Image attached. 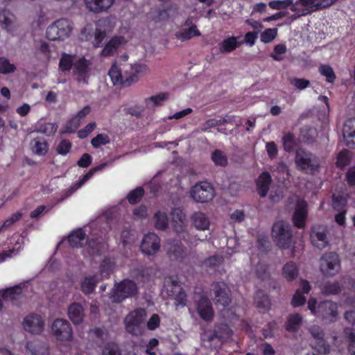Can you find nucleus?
I'll list each match as a JSON object with an SVG mask.
<instances>
[{
	"mask_svg": "<svg viewBox=\"0 0 355 355\" xmlns=\"http://www.w3.org/2000/svg\"><path fill=\"white\" fill-rule=\"evenodd\" d=\"M147 71L144 64L114 63L108 72L114 85L128 87L138 81L139 76Z\"/></svg>",
	"mask_w": 355,
	"mask_h": 355,
	"instance_id": "nucleus-1",
	"label": "nucleus"
},
{
	"mask_svg": "<svg viewBox=\"0 0 355 355\" xmlns=\"http://www.w3.org/2000/svg\"><path fill=\"white\" fill-rule=\"evenodd\" d=\"M308 309L311 313L327 323L336 322L339 319L338 306L337 303L325 300L317 305V300L315 298H310L308 301Z\"/></svg>",
	"mask_w": 355,
	"mask_h": 355,
	"instance_id": "nucleus-2",
	"label": "nucleus"
},
{
	"mask_svg": "<svg viewBox=\"0 0 355 355\" xmlns=\"http://www.w3.org/2000/svg\"><path fill=\"white\" fill-rule=\"evenodd\" d=\"M137 292L138 286L134 281L123 279L114 284L107 295V303H121L127 298L135 296Z\"/></svg>",
	"mask_w": 355,
	"mask_h": 355,
	"instance_id": "nucleus-3",
	"label": "nucleus"
},
{
	"mask_svg": "<svg viewBox=\"0 0 355 355\" xmlns=\"http://www.w3.org/2000/svg\"><path fill=\"white\" fill-rule=\"evenodd\" d=\"M173 228L178 236L187 243L193 244L196 241V236H191L188 230L187 217L183 211L179 208H175L171 211Z\"/></svg>",
	"mask_w": 355,
	"mask_h": 355,
	"instance_id": "nucleus-4",
	"label": "nucleus"
},
{
	"mask_svg": "<svg viewBox=\"0 0 355 355\" xmlns=\"http://www.w3.org/2000/svg\"><path fill=\"white\" fill-rule=\"evenodd\" d=\"M272 237L279 248H288L292 239L290 225L283 220L276 222L272 228Z\"/></svg>",
	"mask_w": 355,
	"mask_h": 355,
	"instance_id": "nucleus-5",
	"label": "nucleus"
},
{
	"mask_svg": "<svg viewBox=\"0 0 355 355\" xmlns=\"http://www.w3.org/2000/svg\"><path fill=\"white\" fill-rule=\"evenodd\" d=\"M72 28L69 20L60 19L47 28L46 36L51 40H64L70 35Z\"/></svg>",
	"mask_w": 355,
	"mask_h": 355,
	"instance_id": "nucleus-6",
	"label": "nucleus"
},
{
	"mask_svg": "<svg viewBox=\"0 0 355 355\" xmlns=\"http://www.w3.org/2000/svg\"><path fill=\"white\" fill-rule=\"evenodd\" d=\"M146 318V311L143 309H138L130 312L124 319L126 331L133 336L141 334V324Z\"/></svg>",
	"mask_w": 355,
	"mask_h": 355,
	"instance_id": "nucleus-7",
	"label": "nucleus"
},
{
	"mask_svg": "<svg viewBox=\"0 0 355 355\" xmlns=\"http://www.w3.org/2000/svg\"><path fill=\"white\" fill-rule=\"evenodd\" d=\"M51 334L57 340L70 341L73 338V329L68 320L58 318L51 325Z\"/></svg>",
	"mask_w": 355,
	"mask_h": 355,
	"instance_id": "nucleus-8",
	"label": "nucleus"
},
{
	"mask_svg": "<svg viewBox=\"0 0 355 355\" xmlns=\"http://www.w3.org/2000/svg\"><path fill=\"white\" fill-rule=\"evenodd\" d=\"M164 288L168 296L174 298L177 307L185 306L187 295L178 281L166 277L164 279Z\"/></svg>",
	"mask_w": 355,
	"mask_h": 355,
	"instance_id": "nucleus-9",
	"label": "nucleus"
},
{
	"mask_svg": "<svg viewBox=\"0 0 355 355\" xmlns=\"http://www.w3.org/2000/svg\"><path fill=\"white\" fill-rule=\"evenodd\" d=\"M191 197L198 202H207L211 201L214 196L215 191L211 184L201 182L194 185L191 190Z\"/></svg>",
	"mask_w": 355,
	"mask_h": 355,
	"instance_id": "nucleus-10",
	"label": "nucleus"
},
{
	"mask_svg": "<svg viewBox=\"0 0 355 355\" xmlns=\"http://www.w3.org/2000/svg\"><path fill=\"white\" fill-rule=\"evenodd\" d=\"M295 163L298 168L306 173H313L320 165L316 157L302 149L296 152Z\"/></svg>",
	"mask_w": 355,
	"mask_h": 355,
	"instance_id": "nucleus-11",
	"label": "nucleus"
},
{
	"mask_svg": "<svg viewBox=\"0 0 355 355\" xmlns=\"http://www.w3.org/2000/svg\"><path fill=\"white\" fill-rule=\"evenodd\" d=\"M340 269V259L335 252L325 253L320 259V270L327 276H333Z\"/></svg>",
	"mask_w": 355,
	"mask_h": 355,
	"instance_id": "nucleus-12",
	"label": "nucleus"
},
{
	"mask_svg": "<svg viewBox=\"0 0 355 355\" xmlns=\"http://www.w3.org/2000/svg\"><path fill=\"white\" fill-rule=\"evenodd\" d=\"M196 310L205 321H210L214 317V309L211 301L205 295H196L195 296Z\"/></svg>",
	"mask_w": 355,
	"mask_h": 355,
	"instance_id": "nucleus-13",
	"label": "nucleus"
},
{
	"mask_svg": "<svg viewBox=\"0 0 355 355\" xmlns=\"http://www.w3.org/2000/svg\"><path fill=\"white\" fill-rule=\"evenodd\" d=\"M290 200V203H293L295 209L293 215V223L298 228H303L307 215L306 202L297 196L292 197Z\"/></svg>",
	"mask_w": 355,
	"mask_h": 355,
	"instance_id": "nucleus-14",
	"label": "nucleus"
},
{
	"mask_svg": "<svg viewBox=\"0 0 355 355\" xmlns=\"http://www.w3.org/2000/svg\"><path fill=\"white\" fill-rule=\"evenodd\" d=\"M309 331L315 340L313 347L319 353L329 354L330 346L324 339V334L322 328L317 325H313L309 329Z\"/></svg>",
	"mask_w": 355,
	"mask_h": 355,
	"instance_id": "nucleus-15",
	"label": "nucleus"
},
{
	"mask_svg": "<svg viewBox=\"0 0 355 355\" xmlns=\"http://www.w3.org/2000/svg\"><path fill=\"white\" fill-rule=\"evenodd\" d=\"M160 249V240L154 233H148L144 235L141 243V251L148 255H153Z\"/></svg>",
	"mask_w": 355,
	"mask_h": 355,
	"instance_id": "nucleus-16",
	"label": "nucleus"
},
{
	"mask_svg": "<svg viewBox=\"0 0 355 355\" xmlns=\"http://www.w3.org/2000/svg\"><path fill=\"white\" fill-rule=\"evenodd\" d=\"M89 63L85 58H79L73 63V75L78 83L87 84L89 77Z\"/></svg>",
	"mask_w": 355,
	"mask_h": 355,
	"instance_id": "nucleus-17",
	"label": "nucleus"
},
{
	"mask_svg": "<svg viewBox=\"0 0 355 355\" xmlns=\"http://www.w3.org/2000/svg\"><path fill=\"white\" fill-rule=\"evenodd\" d=\"M211 291L214 293L216 303L225 306L231 302L230 291L227 286L223 282L213 284Z\"/></svg>",
	"mask_w": 355,
	"mask_h": 355,
	"instance_id": "nucleus-18",
	"label": "nucleus"
},
{
	"mask_svg": "<svg viewBox=\"0 0 355 355\" xmlns=\"http://www.w3.org/2000/svg\"><path fill=\"white\" fill-rule=\"evenodd\" d=\"M26 331L33 334H39L44 330V322L41 316L32 314L26 316L23 322Z\"/></svg>",
	"mask_w": 355,
	"mask_h": 355,
	"instance_id": "nucleus-19",
	"label": "nucleus"
},
{
	"mask_svg": "<svg viewBox=\"0 0 355 355\" xmlns=\"http://www.w3.org/2000/svg\"><path fill=\"white\" fill-rule=\"evenodd\" d=\"M311 243L315 247L322 249L329 244L326 228L322 226H314L311 233Z\"/></svg>",
	"mask_w": 355,
	"mask_h": 355,
	"instance_id": "nucleus-20",
	"label": "nucleus"
},
{
	"mask_svg": "<svg viewBox=\"0 0 355 355\" xmlns=\"http://www.w3.org/2000/svg\"><path fill=\"white\" fill-rule=\"evenodd\" d=\"M26 355H50L49 345L39 340L29 341L26 345Z\"/></svg>",
	"mask_w": 355,
	"mask_h": 355,
	"instance_id": "nucleus-21",
	"label": "nucleus"
},
{
	"mask_svg": "<svg viewBox=\"0 0 355 355\" xmlns=\"http://www.w3.org/2000/svg\"><path fill=\"white\" fill-rule=\"evenodd\" d=\"M343 136L345 144L351 148H355V119L346 121L343 128Z\"/></svg>",
	"mask_w": 355,
	"mask_h": 355,
	"instance_id": "nucleus-22",
	"label": "nucleus"
},
{
	"mask_svg": "<svg viewBox=\"0 0 355 355\" xmlns=\"http://www.w3.org/2000/svg\"><path fill=\"white\" fill-rule=\"evenodd\" d=\"M67 315L73 324H80L83 322L85 318L84 308L80 304L73 302L69 305Z\"/></svg>",
	"mask_w": 355,
	"mask_h": 355,
	"instance_id": "nucleus-23",
	"label": "nucleus"
},
{
	"mask_svg": "<svg viewBox=\"0 0 355 355\" xmlns=\"http://www.w3.org/2000/svg\"><path fill=\"white\" fill-rule=\"evenodd\" d=\"M115 0H85V6L92 12L98 13L106 11Z\"/></svg>",
	"mask_w": 355,
	"mask_h": 355,
	"instance_id": "nucleus-24",
	"label": "nucleus"
},
{
	"mask_svg": "<svg viewBox=\"0 0 355 355\" xmlns=\"http://www.w3.org/2000/svg\"><path fill=\"white\" fill-rule=\"evenodd\" d=\"M16 17L9 10H3L0 12V26L10 33L14 31Z\"/></svg>",
	"mask_w": 355,
	"mask_h": 355,
	"instance_id": "nucleus-25",
	"label": "nucleus"
},
{
	"mask_svg": "<svg viewBox=\"0 0 355 355\" xmlns=\"http://www.w3.org/2000/svg\"><path fill=\"white\" fill-rule=\"evenodd\" d=\"M168 254L171 260L182 261L186 257V249L178 243H169Z\"/></svg>",
	"mask_w": 355,
	"mask_h": 355,
	"instance_id": "nucleus-26",
	"label": "nucleus"
},
{
	"mask_svg": "<svg viewBox=\"0 0 355 355\" xmlns=\"http://www.w3.org/2000/svg\"><path fill=\"white\" fill-rule=\"evenodd\" d=\"M125 43V40L122 36L112 37L105 45L101 51L102 56L112 55L116 49L122 44Z\"/></svg>",
	"mask_w": 355,
	"mask_h": 355,
	"instance_id": "nucleus-27",
	"label": "nucleus"
},
{
	"mask_svg": "<svg viewBox=\"0 0 355 355\" xmlns=\"http://www.w3.org/2000/svg\"><path fill=\"white\" fill-rule=\"evenodd\" d=\"M240 46L238 42V37L235 36L229 37L218 44V51L220 53H227L235 50Z\"/></svg>",
	"mask_w": 355,
	"mask_h": 355,
	"instance_id": "nucleus-28",
	"label": "nucleus"
},
{
	"mask_svg": "<svg viewBox=\"0 0 355 355\" xmlns=\"http://www.w3.org/2000/svg\"><path fill=\"white\" fill-rule=\"evenodd\" d=\"M270 182L271 177L268 172H263L259 176L257 180V186L259 194L261 197L266 196Z\"/></svg>",
	"mask_w": 355,
	"mask_h": 355,
	"instance_id": "nucleus-29",
	"label": "nucleus"
},
{
	"mask_svg": "<svg viewBox=\"0 0 355 355\" xmlns=\"http://www.w3.org/2000/svg\"><path fill=\"white\" fill-rule=\"evenodd\" d=\"M90 112V107L86 106L78 112L76 116L71 119L68 125L67 126V132H74L80 124V121L83 119Z\"/></svg>",
	"mask_w": 355,
	"mask_h": 355,
	"instance_id": "nucleus-30",
	"label": "nucleus"
},
{
	"mask_svg": "<svg viewBox=\"0 0 355 355\" xmlns=\"http://www.w3.org/2000/svg\"><path fill=\"white\" fill-rule=\"evenodd\" d=\"M234 117V116H225L219 119H209L202 125L201 130L202 132H207L210 128L223 125L227 123H232Z\"/></svg>",
	"mask_w": 355,
	"mask_h": 355,
	"instance_id": "nucleus-31",
	"label": "nucleus"
},
{
	"mask_svg": "<svg viewBox=\"0 0 355 355\" xmlns=\"http://www.w3.org/2000/svg\"><path fill=\"white\" fill-rule=\"evenodd\" d=\"M294 4L299 6L306 15L319 10L318 0H297Z\"/></svg>",
	"mask_w": 355,
	"mask_h": 355,
	"instance_id": "nucleus-32",
	"label": "nucleus"
},
{
	"mask_svg": "<svg viewBox=\"0 0 355 355\" xmlns=\"http://www.w3.org/2000/svg\"><path fill=\"white\" fill-rule=\"evenodd\" d=\"M193 226L199 230L205 231L209 227V220L205 214L201 211L195 212L191 216Z\"/></svg>",
	"mask_w": 355,
	"mask_h": 355,
	"instance_id": "nucleus-33",
	"label": "nucleus"
},
{
	"mask_svg": "<svg viewBox=\"0 0 355 355\" xmlns=\"http://www.w3.org/2000/svg\"><path fill=\"white\" fill-rule=\"evenodd\" d=\"M303 317L300 313L291 314L287 318L286 329L289 332H296L300 328Z\"/></svg>",
	"mask_w": 355,
	"mask_h": 355,
	"instance_id": "nucleus-34",
	"label": "nucleus"
},
{
	"mask_svg": "<svg viewBox=\"0 0 355 355\" xmlns=\"http://www.w3.org/2000/svg\"><path fill=\"white\" fill-rule=\"evenodd\" d=\"M114 267V263L110 259H105L100 265L98 273L96 275L100 281L107 279L113 271Z\"/></svg>",
	"mask_w": 355,
	"mask_h": 355,
	"instance_id": "nucleus-35",
	"label": "nucleus"
},
{
	"mask_svg": "<svg viewBox=\"0 0 355 355\" xmlns=\"http://www.w3.org/2000/svg\"><path fill=\"white\" fill-rule=\"evenodd\" d=\"M200 35V32L196 25H192L189 28H184L175 34L176 38L181 41L189 40L193 37Z\"/></svg>",
	"mask_w": 355,
	"mask_h": 355,
	"instance_id": "nucleus-36",
	"label": "nucleus"
},
{
	"mask_svg": "<svg viewBox=\"0 0 355 355\" xmlns=\"http://www.w3.org/2000/svg\"><path fill=\"white\" fill-rule=\"evenodd\" d=\"M98 281L100 280L97 275L85 277L81 282L82 291L86 295L92 293L94 291Z\"/></svg>",
	"mask_w": 355,
	"mask_h": 355,
	"instance_id": "nucleus-37",
	"label": "nucleus"
},
{
	"mask_svg": "<svg viewBox=\"0 0 355 355\" xmlns=\"http://www.w3.org/2000/svg\"><path fill=\"white\" fill-rule=\"evenodd\" d=\"M154 225L157 230H166L168 226V218L165 211H158L153 216Z\"/></svg>",
	"mask_w": 355,
	"mask_h": 355,
	"instance_id": "nucleus-38",
	"label": "nucleus"
},
{
	"mask_svg": "<svg viewBox=\"0 0 355 355\" xmlns=\"http://www.w3.org/2000/svg\"><path fill=\"white\" fill-rule=\"evenodd\" d=\"M105 164H102L98 166L92 168L78 182L74 184L71 188V193L74 192L80 187H81L96 171H101L104 168Z\"/></svg>",
	"mask_w": 355,
	"mask_h": 355,
	"instance_id": "nucleus-39",
	"label": "nucleus"
},
{
	"mask_svg": "<svg viewBox=\"0 0 355 355\" xmlns=\"http://www.w3.org/2000/svg\"><path fill=\"white\" fill-rule=\"evenodd\" d=\"M85 241V234L82 230H78L69 236V243L73 248L83 246Z\"/></svg>",
	"mask_w": 355,
	"mask_h": 355,
	"instance_id": "nucleus-40",
	"label": "nucleus"
},
{
	"mask_svg": "<svg viewBox=\"0 0 355 355\" xmlns=\"http://www.w3.org/2000/svg\"><path fill=\"white\" fill-rule=\"evenodd\" d=\"M33 152L37 155H44L48 150V145L42 138L33 139L31 142Z\"/></svg>",
	"mask_w": 355,
	"mask_h": 355,
	"instance_id": "nucleus-41",
	"label": "nucleus"
},
{
	"mask_svg": "<svg viewBox=\"0 0 355 355\" xmlns=\"http://www.w3.org/2000/svg\"><path fill=\"white\" fill-rule=\"evenodd\" d=\"M255 304L259 311L265 312L270 308V302L267 295L261 292H257L255 296Z\"/></svg>",
	"mask_w": 355,
	"mask_h": 355,
	"instance_id": "nucleus-42",
	"label": "nucleus"
},
{
	"mask_svg": "<svg viewBox=\"0 0 355 355\" xmlns=\"http://www.w3.org/2000/svg\"><path fill=\"white\" fill-rule=\"evenodd\" d=\"M168 95L166 93H160L155 96H152L145 100L148 107L162 105V103L168 99Z\"/></svg>",
	"mask_w": 355,
	"mask_h": 355,
	"instance_id": "nucleus-43",
	"label": "nucleus"
},
{
	"mask_svg": "<svg viewBox=\"0 0 355 355\" xmlns=\"http://www.w3.org/2000/svg\"><path fill=\"white\" fill-rule=\"evenodd\" d=\"M282 274L288 281L294 279L298 275V269L293 262L287 263L283 268Z\"/></svg>",
	"mask_w": 355,
	"mask_h": 355,
	"instance_id": "nucleus-44",
	"label": "nucleus"
},
{
	"mask_svg": "<svg viewBox=\"0 0 355 355\" xmlns=\"http://www.w3.org/2000/svg\"><path fill=\"white\" fill-rule=\"evenodd\" d=\"M21 294V288L19 286H16L5 290L2 293V297L5 300L13 301L18 299Z\"/></svg>",
	"mask_w": 355,
	"mask_h": 355,
	"instance_id": "nucleus-45",
	"label": "nucleus"
},
{
	"mask_svg": "<svg viewBox=\"0 0 355 355\" xmlns=\"http://www.w3.org/2000/svg\"><path fill=\"white\" fill-rule=\"evenodd\" d=\"M211 159L216 166H225L227 164V155L220 150H214L211 153Z\"/></svg>",
	"mask_w": 355,
	"mask_h": 355,
	"instance_id": "nucleus-46",
	"label": "nucleus"
},
{
	"mask_svg": "<svg viewBox=\"0 0 355 355\" xmlns=\"http://www.w3.org/2000/svg\"><path fill=\"white\" fill-rule=\"evenodd\" d=\"M76 61L73 56L64 53L60 58L59 67L62 71H69L70 69H73V63Z\"/></svg>",
	"mask_w": 355,
	"mask_h": 355,
	"instance_id": "nucleus-47",
	"label": "nucleus"
},
{
	"mask_svg": "<svg viewBox=\"0 0 355 355\" xmlns=\"http://www.w3.org/2000/svg\"><path fill=\"white\" fill-rule=\"evenodd\" d=\"M282 143L284 148L286 151H292L296 145L294 135L291 132L285 134L282 138Z\"/></svg>",
	"mask_w": 355,
	"mask_h": 355,
	"instance_id": "nucleus-48",
	"label": "nucleus"
},
{
	"mask_svg": "<svg viewBox=\"0 0 355 355\" xmlns=\"http://www.w3.org/2000/svg\"><path fill=\"white\" fill-rule=\"evenodd\" d=\"M293 0H274L269 2L268 6L274 10H283L292 7Z\"/></svg>",
	"mask_w": 355,
	"mask_h": 355,
	"instance_id": "nucleus-49",
	"label": "nucleus"
},
{
	"mask_svg": "<svg viewBox=\"0 0 355 355\" xmlns=\"http://www.w3.org/2000/svg\"><path fill=\"white\" fill-rule=\"evenodd\" d=\"M344 334L349 342V352L351 354L355 355V330L352 328H345Z\"/></svg>",
	"mask_w": 355,
	"mask_h": 355,
	"instance_id": "nucleus-50",
	"label": "nucleus"
},
{
	"mask_svg": "<svg viewBox=\"0 0 355 355\" xmlns=\"http://www.w3.org/2000/svg\"><path fill=\"white\" fill-rule=\"evenodd\" d=\"M223 261V258L218 255L209 257L204 260L202 266L207 269L214 268L219 266Z\"/></svg>",
	"mask_w": 355,
	"mask_h": 355,
	"instance_id": "nucleus-51",
	"label": "nucleus"
},
{
	"mask_svg": "<svg viewBox=\"0 0 355 355\" xmlns=\"http://www.w3.org/2000/svg\"><path fill=\"white\" fill-rule=\"evenodd\" d=\"M15 70L14 64H11L7 58L0 57V73L7 74L14 72Z\"/></svg>",
	"mask_w": 355,
	"mask_h": 355,
	"instance_id": "nucleus-52",
	"label": "nucleus"
},
{
	"mask_svg": "<svg viewBox=\"0 0 355 355\" xmlns=\"http://www.w3.org/2000/svg\"><path fill=\"white\" fill-rule=\"evenodd\" d=\"M144 193V191L142 187H137L129 193L127 198L130 203L136 204L140 200Z\"/></svg>",
	"mask_w": 355,
	"mask_h": 355,
	"instance_id": "nucleus-53",
	"label": "nucleus"
},
{
	"mask_svg": "<svg viewBox=\"0 0 355 355\" xmlns=\"http://www.w3.org/2000/svg\"><path fill=\"white\" fill-rule=\"evenodd\" d=\"M351 160L350 153L347 150L339 153L337 157L336 165L339 167H344L349 164Z\"/></svg>",
	"mask_w": 355,
	"mask_h": 355,
	"instance_id": "nucleus-54",
	"label": "nucleus"
},
{
	"mask_svg": "<svg viewBox=\"0 0 355 355\" xmlns=\"http://www.w3.org/2000/svg\"><path fill=\"white\" fill-rule=\"evenodd\" d=\"M277 35V28H267L261 35V41L263 43L271 42Z\"/></svg>",
	"mask_w": 355,
	"mask_h": 355,
	"instance_id": "nucleus-55",
	"label": "nucleus"
},
{
	"mask_svg": "<svg viewBox=\"0 0 355 355\" xmlns=\"http://www.w3.org/2000/svg\"><path fill=\"white\" fill-rule=\"evenodd\" d=\"M110 143V138L107 135L105 134H98L97 136L94 137L91 144L95 148L100 147L102 145H105Z\"/></svg>",
	"mask_w": 355,
	"mask_h": 355,
	"instance_id": "nucleus-56",
	"label": "nucleus"
},
{
	"mask_svg": "<svg viewBox=\"0 0 355 355\" xmlns=\"http://www.w3.org/2000/svg\"><path fill=\"white\" fill-rule=\"evenodd\" d=\"M320 73L327 78L329 83H333L336 78L333 69L329 65H322L319 68Z\"/></svg>",
	"mask_w": 355,
	"mask_h": 355,
	"instance_id": "nucleus-57",
	"label": "nucleus"
},
{
	"mask_svg": "<svg viewBox=\"0 0 355 355\" xmlns=\"http://www.w3.org/2000/svg\"><path fill=\"white\" fill-rule=\"evenodd\" d=\"M58 125L55 123H46L40 125L39 131L47 136H51L55 134Z\"/></svg>",
	"mask_w": 355,
	"mask_h": 355,
	"instance_id": "nucleus-58",
	"label": "nucleus"
},
{
	"mask_svg": "<svg viewBox=\"0 0 355 355\" xmlns=\"http://www.w3.org/2000/svg\"><path fill=\"white\" fill-rule=\"evenodd\" d=\"M287 51V48L286 45L279 44L274 47V53L270 55V57L273 58L274 60L280 61L283 59V57L281 55L284 54Z\"/></svg>",
	"mask_w": 355,
	"mask_h": 355,
	"instance_id": "nucleus-59",
	"label": "nucleus"
},
{
	"mask_svg": "<svg viewBox=\"0 0 355 355\" xmlns=\"http://www.w3.org/2000/svg\"><path fill=\"white\" fill-rule=\"evenodd\" d=\"M255 272L259 278L266 279L269 275L268 266L260 262L255 267Z\"/></svg>",
	"mask_w": 355,
	"mask_h": 355,
	"instance_id": "nucleus-60",
	"label": "nucleus"
},
{
	"mask_svg": "<svg viewBox=\"0 0 355 355\" xmlns=\"http://www.w3.org/2000/svg\"><path fill=\"white\" fill-rule=\"evenodd\" d=\"M322 290L326 294L333 295L338 293L340 291V288L337 282H327Z\"/></svg>",
	"mask_w": 355,
	"mask_h": 355,
	"instance_id": "nucleus-61",
	"label": "nucleus"
},
{
	"mask_svg": "<svg viewBox=\"0 0 355 355\" xmlns=\"http://www.w3.org/2000/svg\"><path fill=\"white\" fill-rule=\"evenodd\" d=\"M306 302L305 297L302 295L300 290H297L294 294L291 304L293 306H299L304 304Z\"/></svg>",
	"mask_w": 355,
	"mask_h": 355,
	"instance_id": "nucleus-62",
	"label": "nucleus"
},
{
	"mask_svg": "<svg viewBox=\"0 0 355 355\" xmlns=\"http://www.w3.org/2000/svg\"><path fill=\"white\" fill-rule=\"evenodd\" d=\"M160 324V318L157 314H153L147 321V327L149 330L156 329Z\"/></svg>",
	"mask_w": 355,
	"mask_h": 355,
	"instance_id": "nucleus-63",
	"label": "nucleus"
},
{
	"mask_svg": "<svg viewBox=\"0 0 355 355\" xmlns=\"http://www.w3.org/2000/svg\"><path fill=\"white\" fill-rule=\"evenodd\" d=\"M103 355H120L119 347L116 345L109 344L105 347Z\"/></svg>",
	"mask_w": 355,
	"mask_h": 355,
	"instance_id": "nucleus-64",
	"label": "nucleus"
}]
</instances>
